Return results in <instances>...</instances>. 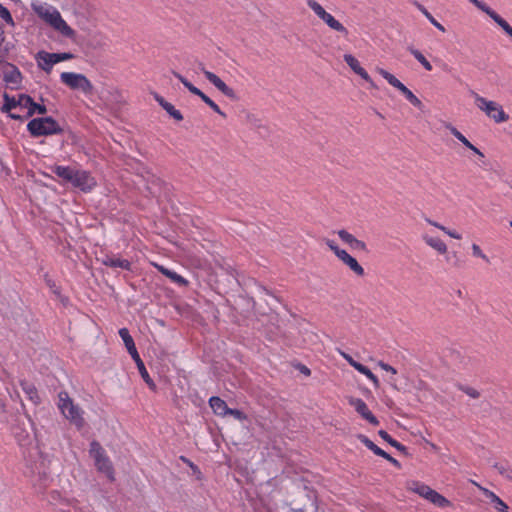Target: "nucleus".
Returning a JSON list of instances; mask_svg holds the SVG:
<instances>
[{
  "label": "nucleus",
  "mask_w": 512,
  "mask_h": 512,
  "mask_svg": "<svg viewBox=\"0 0 512 512\" xmlns=\"http://www.w3.org/2000/svg\"><path fill=\"white\" fill-rule=\"evenodd\" d=\"M350 405H352L355 410L362 416H366V413H368L370 410L368 409L366 403L359 398H351L349 401Z\"/></svg>",
  "instance_id": "obj_36"
},
{
  "label": "nucleus",
  "mask_w": 512,
  "mask_h": 512,
  "mask_svg": "<svg viewBox=\"0 0 512 512\" xmlns=\"http://www.w3.org/2000/svg\"><path fill=\"white\" fill-rule=\"evenodd\" d=\"M64 512H85V511H83L81 508H79L77 506H72L68 511H64Z\"/></svg>",
  "instance_id": "obj_64"
},
{
  "label": "nucleus",
  "mask_w": 512,
  "mask_h": 512,
  "mask_svg": "<svg viewBox=\"0 0 512 512\" xmlns=\"http://www.w3.org/2000/svg\"><path fill=\"white\" fill-rule=\"evenodd\" d=\"M376 72L379 73L391 86L398 89L403 95L409 90L400 80L387 70L377 67Z\"/></svg>",
  "instance_id": "obj_15"
},
{
  "label": "nucleus",
  "mask_w": 512,
  "mask_h": 512,
  "mask_svg": "<svg viewBox=\"0 0 512 512\" xmlns=\"http://www.w3.org/2000/svg\"><path fill=\"white\" fill-rule=\"evenodd\" d=\"M16 107H18L17 99L15 97H10L8 94H4V105L2 107V111L10 112Z\"/></svg>",
  "instance_id": "obj_38"
},
{
  "label": "nucleus",
  "mask_w": 512,
  "mask_h": 512,
  "mask_svg": "<svg viewBox=\"0 0 512 512\" xmlns=\"http://www.w3.org/2000/svg\"><path fill=\"white\" fill-rule=\"evenodd\" d=\"M59 409L66 419H68L77 428H82L84 425V418L82 410L73 403L72 399L66 392H60L59 395Z\"/></svg>",
  "instance_id": "obj_3"
},
{
  "label": "nucleus",
  "mask_w": 512,
  "mask_h": 512,
  "mask_svg": "<svg viewBox=\"0 0 512 512\" xmlns=\"http://www.w3.org/2000/svg\"><path fill=\"white\" fill-rule=\"evenodd\" d=\"M353 368L362 374L366 370L367 367L356 361V363L353 365Z\"/></svg>",
  "instance_id": "obj_60"
},
{
  "label": "nucleus",
  "mask_w": 512,
  "mask_h": 512,
  "mask_svg": "<svg viewBox=\"0 0 512 512\" xmlns=\"http://www.w3.org/2000/svg\"><path fill=\"white\" fill-rule=\"evenodd\" d=\"M450 358L455 364L463 367L468 366L471 362L470 357L459 350H452L450 352Z\"/></svg>",
  "instance_id": "obj_26"
},
{
  "label": "nucleus",
  "mask_w": 512,
  "mask_h": 512,
  "mask_svg": "<svg viewBox=\"0 0 512 512\" xmlns=\"http://www.w3.org/2000/svg\"><path fill=\"white\" fill-rule=\"evenodd\" d=\"M338 258L347 265L356 275L363 276L364 275V269L363 267L358 263V261L352 257L350 254H348L345 250H343Z\"/></svg>",
  "instance_id": "obj_17"
},
{
  "label": "nucleus",
  "mask_w": 512,
  "mask_h": 512,
  "mask_svg": "<svg viewBox=\"0 0 512 512\" xmlns=\"http://www.w3.org/2000/svg\"><path fill=\"white\" fill-rule=\"evenodd\" d=\"M471 483L474 484L494 504H496V509L499 512H508L507 504L504 501H502L494 492L482 487L480 484L473 480H471Z\"/></svg>",
  "instance_id": "obj_12"
},
{
  "label": "nucleus",
  "mask_w": 512,
  "mask_h": 512,
  "mask_svg": "<svg viewBox=\"0 0 512 512\" xmlns=\"http://www.w3.org/2000/svg\"><path fill=\"white\" fill-rule=\"evenodd\" d=\"M155 267L158 269V271H160L163 275L168 277L173 282H175L179 285H182V286H185L188 284L187 280L184 279L181 275L177 274L176 272L171 271L162 265H155Z\"/></svg>",
  "instance_id": "obj_25"
},
{
  "label": "nucleus",
  "mask_w": 512,
  "mask_h": 512,
  "mask_svg": "<svg viewBox=\"0 0 512 512\" xmlns=\"http://www.w3.org/2000/svg\"><path fill=\"white\" fill-rule=\"evenodd\" d=\"M53 171L58 177L69 183H72L74 174L76 172L75 169L64 166H56Z\"/></svg>",
  "instance_id": "obj_27"
},
{
  "label": "nucleus",
  "mask_w": 512,
  "mask_h": 512,
  "mask_svg": "<svg viewBox=\"0 0 512 512\" xmlns=\"http://www.w3.org/2000/svg\"><path fill=\"white\" fill-rule=\"evenodd\" d=\"M32 103V98L26 94H20L17 98V106L21 108H28Z\"/></svg>",
  "instance_id": "obj_44"
},
{
  "label": "nucleus",
  "mask_w": 512,
  "mask_h": 512,
  "mask_svg": "<svg viewBox=\"0 0 512 512\" xmlns=\"http://www.w3.org/2000/svg\"><path fill=\"white\" fill-rule=\"evenodd\" d=\"M119 336L123 340L125 347L131 356H137V349L133 338L131 337L127 328H121L119 330Z\"/></svg>",
  "instance_id": "obj_21"
},
{
  "label": "nucleus",
  "mask_w": 512,
  "mask_h": 512,
  "mask_svg": "<svg viewBox=\"0 0 512 512\" xmlns=\"http://www.w3.org/2000/svg\"><path fill=\"white\" fill-rule=\"evenodd\" d=\"M357 438L368 448V449H374V443L365 435L359 434Z\"/></svg>",
  "instance_id": "obj_52"
},
{
  "label": "nucleus",
  "mask_w": 512,
  "mask_h": 512,
  "mask_svg": "<svg viewBox=\"0 0 512 512\" xmlns=\"http://www.w3.org/2000/svg\"><path fill=\"white\" fill-rule=\"evenodd\" d=\"M61 81L73 90H80L84 94H92L93 85L90 80L80 73L63 72L60 75Z\"/></svg>",
  "instance_id": "obj_6"
},
{
  "label": "nucleus",
  "mask_w": 512,
  "mask_h": 512,
  "mask_svg": "<svg viewBox=\"0 0 512 512\" xmlns=\"http://www.w3.org/2000/svg\"><path fill=\"white\" fill-rule=\"evenodd\" d=\"M427 222H428L430 225H432V226H434V227H436V228L440 229L441 231H443L444 233H446V234H447V235H449L450 237H452V238H454V239H457V240L461 239V235H460V234H458V233H457V232H455V231H452V230L447 229L445 226H443V225L439 224L438 222H435V221H433V220H431V219H427Z\"/></svg>",
  "instance_id": "obj_37"
},
{
  "label": "nucleus",
  "mask_w": 512,
  "mask_h": 512,
  "mask_svg": "<svg viewBox=\"0 0 512 512\" xmlns=\"http://www.w3.org/2000/svg\"><path fill=\"white\" fill-rule=\"evenodd\" d=\"M340 355L353 367L356 361L347 353L340 351Z\"/></svg>",
  "instance_id": "obj_59"
},
{
  "label": "nucleus",
  "mask_w": 512,
  "mask_h": 512,
  "mask_svg": "<svg viewBox=\"0 0 512 512\" xmlns=\"http://www.w3.org/2000/svg\"><path fill=\"white\" fill-rule=\"evenodd\" d=\"M47 57H52L53 63H59L61 61L69 60L73 57L71 53H50Z\"/></svg>",
  "instance_id": "obj_45"
},
{
  "label": "nucleus",
  "mask_w": 512,
  "mask_h": 512,
  "mask_svg": "<svg viewBox=\"0 0 512 512\" xmlns=\"http://www.w3.org/2000/svg\"><path fill=\"white\" fill-rule=\"evenodd\" d=\"M404 96L413 106L417 108H422V102L410 89L407 91L406 94H404Z\"/></svg>",
  "instance_id": "obj_43"
},
{
  "label": "nucleus",
  "mask_w": 512,
  "mask_h": 512,
  "mask_svg": "<svg viewBox=\"0 0 512 512\" xmlns=\"http://www.w3.org/2000/svg\"><path fill=\"white\" fill-rule=\"evenodd\" d=\"M376 72L379 73L391 86L398 89L403 95L409 90L400 80L387 70L377 67Z\"/></svg>",
  "instance_id": "obj_14"
},
{
  "label": "nucleus",
  "mask_w": 512,
  "mask_h": 512,
  "mask_svg": "<svg viewBox=\"0 0 512 512\" xmlns=\"http://www.w3.org/2000/svg\"><path fill=\"white\" fill-rule=\"evenodd\" d=\"M209 404L215 414L219 416H227L228 406L224 400L214 396L210 398Z\"/></svg>",
  "instance_id": "obj_23"
},
{
  "label": "nucleus",
  "mask_w": 512,
  "mask_h": 512,
  "mask_svg": "<svg viewBox=\"0 0 512 512\" xmlns=\"http://www.w3.org/2000/svg\"><path fill=\"white\" fill-rule=\"evenodd\" d=\"M27 129L33 137L59 134L62 129L52 117L34 118L27 124Z\"/></svg>",
  "instance_id": "obj_4"
},
{
  "label": "nucleus",
  "mask_w": 512,
  "mask_h": 512,
  "mask_svg": "<svg viewBox=\"0 0 512 512\" xmlns=\"http://www.w3.org/2000/svg\"><path fill=\"white\" fill-rule=\"evenodd\" d=\"M495 467L498 469L499 473L502 475H505L507 472V469L504 466L495 465Z\"/></svg>",
  "instance_id": "obj_63"
},
{
  "label": "nucleus",
  "mask_w": 512,
  "mask_h": 512,
  "mask_svg": "<svg viewBox=\"0 0 512 512\" xmlns=\"http://www.w3.org/2000/svg\"><path fill=\"white\" fill-rule=\"evenodd\" d=\"M445 128L448 129L453 136H455L463 145L468 149L472 150L475 154L480 157H484L483 153L475 147L460 131H458L452 124L445 123Z\"/></svg>",
  "instance_id": "obj_13"
},
{
  "label": "nucleus",
  "mask_w": 512,
  "mask_h": 512,
  "mask_svg": "<svg viewBox=\"0 0 512 512\" xmlns=\"http://www.w3.org/2000/svg\"><path fill=\"white\" fill-rule=\"evenodd\" d=\"M351 247L354 248V249L361 250V251H365L366 250V244L363 241L358 240L357 238L354 239Z\"/></svg>",
  "instance_id": "obj_54"
},
{
  "label": "nucleus",
  "mask_w": 512,
  "mask_h": 512,
  "mask_svg": "<svg viewBox=\"0 0 512 512\" xmlns=\"http://www.w3.org/2000/svg\"><path fill=\"white\" fill-rule=\"evenodd\" d=\"M110 98H107L104 102V108L109 110L113 115H116V109L114 107V103L116 105H121L124 103L121 94L119 91H111L109 92Z\"/></svg>",
  "instance_id": "obj_20"
},
{
  "label": "nucleus",
  "mask_w": 512,
  "mask_h": 512,
  "mask_svg": "<svg viewBox=\"0 0 512 512\" xmlns=\"http://www.w3.org/2000/svg\"><path fill=\"white\" fill-rule=\"evenodd\" d=\"M415 6L429 20V22L432 25H434L441 32H445L444 26L440 24L422 4L415 2Z\"/></svg>",
  "instance_id": "obj_34"
},
{
  "label": "nucleus",
  "mask_w": 512,
  "mask_h": 512,
  "mask_svg": "<svg viewBox=\"0 0 512 512\" xmlns=\"http://www.w3.org/2000/svg\"><path fill=\"white\" fill-rule=\"evenodd\" d=\"M363 418L366 419L369 423H371L373 425L379 424V421L377 420V418L370 411L368 413H366V416H364Z\"/></svg>",
  "instance_id": "obj_56"
},
{
  "label": "nucleus",
  "mask_w": 512,
  "mask_h": 512,
  "mask_svg": "<svg viewBox=\"0 0 512 512\" xmlns=\"http://www.w3.org/2000/svg\"><path fill=\"white\" fill-rule=\"evenodd\" d=\"M407 50L425 68V70H427V71L432 70V65L430 64V62L425 58V56L418 49L414 48L413 46H408Z\"/></svg>",
  "instance_id": "obj_33"
},
{
  "label": "nucleus",
  "mask_w": 512,
  "mask_h": 512,
  "mask_svg": "<svg viewBox=\"0 0 512 512\" xmlns=\"http://www.w3.org/2000/svg\"><path fill=\"white\" fill-rule=\"evenodd\" d=\"M391 446L395 447L398 451L406 454L407 453V448L402 445L401 443H399L398 441L394 440L391 444Z\"/></svg>",
  "instance_id": "obj_58"
},
{
  "label": "nucleus",
  "mask_w": 512,
  "mask_h": 512,
  "mask_svg": "<svg viewBox=\"0 0 512 512\" xmlns=\"http://www.w3.org/2000/svg\"><path fill=\"white\" fill-rule=\"evenodd\" d=\"M31 7L39 18L58 31L61 35L69 39H73L75 37L76 32L66 23L56 8L47 3L40 2H33Z\"/></svg>",
  "instance_id": "obj_1"
},
{
  "label": "nucleus",
  "mask_w": 512,
  "mask_h": 512,
  "mask_svg": "<svg viewBox=\"0 0 512 512\" xmlns=\"http://www.w3.org/2000/svg\"><path fill=\"white\" fill-rule=\"evenodd\" d=\"M471 250H472V255L474 257L480 258L483 261H485L486 263H490L488 256L482 251L481 247L478 244L473 243L471 245Z\"/></svg>",
  "instance_id": "obj_41"
},
{
  "label": "nucleus",
  "mask_w": 512,
  "mask_h": 512,
  "mask_svg": "<svg viewBox=\"0 0 512 512\" xmlns=\"http://www.w3.org/2000/svg\"><path fill=\"white\" fill-rule=\"evenodd\" d=\"M47 55H51V54L48 52H45V51H40L37 54V60H38L39 67L41 69L49 72L51 70L52 66L54 65V63H53L52 57H47Z\"/></svg>",
  "instance_id": "obj_30"
},
{
  "label": "nucleus",
  "mask_w": 512,
  "mask_h": 512,
  "mask_svg": "<svg viewBox=\"0 0 512 512\" xmlns=\"http://www.w3.org/2000/svg\"><path fill=\"white\" fill-rule=\"evenodd\" d=\"M373 447H374V449H370V450L373 451L374 454H376L377 456H381L383 453V450L381 448H379L377 445H374Z\"/></svg>",
  "instance_id": "obj_62"
},
{
  "label": "nucleus",
  "mask_w": 512,
  "mask_h": 512,
  "mask_svg": "<svg viewBox=\"0 0 512 512\" xmlns=\"http://www.w3.org/2000/svg\"><path fill=\"white\" fill-rule=\"evenodd\" d=\"M71 184L82 191H89L96 185V182L86 171L76 170Z\"/></svg>",
  "instance_id": "obj_10"
},
{
  "label": "nucleus",
  "mask_w": 512,
  "mask_h": 512,
  "mask_svg": "<svg viewBox=\"0 0 512 512\" xmlns=\"http://www.w3.org/2000/svg\"><path fill=\"white\" fill-rule=\"evenodd\" d=\"M459 389L473 399H477L480 397V393L472 387L461 385L459 386Z\"/></svg>",
  "instance_id": "obj_48"
},
{
  "label": "nucleus",
  "mask_w": 512,
  "mask_h": 512,
  "mask_svg": "<svg viewBox=\"0 0 512 512\" xmlns=\"http://www.w3.org/2000/svg\"><path fill=\"white\" fill-rule=\"evenodd\" d=\"M337 234H338V236L340 237V239L342 241H344L345 243L349 244L350 246L352 245V243H353V241L355 239V237L351 233H349L348 231H346L344 229L339 230L337 232Z\"/></svg>",
  "instance_id": "obj_46"
},
{
  "label": "nucleus",
  "mask_w": 512,
  "mask_h": 512,
  "mask_svg": "<svg viewBox=\"0 0 512 512\" xmlns=\"http://www.w3.org/2000/svg\"><path fill=\"white\" fill-rule=\"evenodd\" d=\"M363 418L366 419L369 423H371L373 425L379 424V421L377 420V418L370 411L368 413H366V416H364Z\"/></svg>",
  "instance_id": "obj_57"
},
{
  "label": "nucleus",
  "mask_w": 512,
  "mask_h": 512,
  "mask_svg": "<svg viewBox=\"0 0 512 512\" xmlns=\"http://www.w3.org/2000/svg\"><path fill=\"white\" fill-rule=\"evenodd\" d=\"M422 239L429 247L436 250L439 254H445L447 252V245L440 238L424 234Z\"/></svg>",
  "instance_id": "obj_19"
},
{
  "label": "nucleus",
  "mask_w": 512,
  "mask_h": 512,
  "mask_svg": "<svg viewBox=\"0 0 512 512\" xmlns=\"http://www.w3.org/2000/svg\"><path fill=\"white\" fill-rule=\"evenodd\" d=\"M330 29L338 32L341 36L344 38H348L349 31L348 29L340 23L337 19H335L334 16H332L330 13L326 12L324 13L320 18Z\"/></svg>",
  "instance_id": "obj_11"
},
{
  "label": "nucleus",
  "mask_w": 512,
  "mask_h": 512,
  "mask_svg": "<svg viewBox=\"0 0 512 512\" xmlns=\"http://www.w3.org/2000/svg\"><path fill=\"white\" fill-rule=\"evenodd\" d=\"M53 171L58 177L69 183H72L74 174L76 172L75 169L64 166H56Z\"/></svg>",
  "instance_id": "obj_28"
},
{
  "label": "nucleus",
  "mask_w": 512,
  "mask_h": 512,
  "mask_svg": "<svg viewBox=\"0 0 512 512\" xmlns=\"http://www.w3.org/2000/svg\"><path fill=\"white\" fill-rule=\"evenodd\" d=\"M102 263L105 266L113 267V268H122L125 270H129L131 263L126 259L115 258L113 256H105L102 260Z\"/></svg>",
  "instance_id": "obj_22"
},
{
  "label": "nucleus",
  "mask_w": 512,
  "mask_h": 512,
  "mask_svg": "<svg viewBox=\"0 0 512 512\" xmlns=\"http://www.w3.org/2000/svg\"><path fill=\"white\" fill-rule=\"evenodd\" d=\"M307 5L319 18L326 13V10L315 0H307Z\"/></svg>",
  "instance_id": "obj_42"
},
{
  "label": "nucleus",
  "mask_w": 512,
  "mask_h": 512,
  "mask_svg": "<svg viewBox=\"0 0 512 512\" xmlns=\"http://www.w3.org/2000/svg\"><path fill=\"white\" fill-rule=\"evenodd\" d=\"M201 71L205 75L206 79L212 83L220 92H222L225 96L230 99H235L236 94L232 88H230L226 83L221 80L219 76L215 73L206 70L204 67L201 68Z\"/></svg>",
  "instance_id": "obj_8"
},
{
  "label": "nucleus",
  "mask_w": 512,
  "mask_h": 512,
  "mask_svg": "<svg viewBox=\"0 0 512 512\" xmlns=\"http://www.w3.org/2000/svg\"><path fill=\"white\" fill-rule=\"evenodd\" d=\"M476 106L496 123H502L508 120L509 116L505 113L502 106L495 101L487 100L479 94L472 93Z\"/></svg>",
  "instance_id": "obj_5"
},
{
  "label": "nucleus",
  "mask_w": 512,
  "mask_h": 512,
  "mask_svg": "<svg viewBox=\"0 0 512 512\" xmlns=\"http://www.w3.org/2000/svg\"><path fill=\"white\" fill-rule=\"evenodd\" d=\"M154 99L159 103V105L176 121H182L183 115L179 110H177L171 103L167 102L163 97L159 94L154 93Z\"/></svg>",
  "instance_id": "obj_18"
},
{
  "label": "nucleus",
  "mask_w": 512,
  "mask_h": 512,
  "mask_svg": "<svg viewBox=\"0 0 512 512\" xmlns=\"http://www.w3.org/2000/svg\"><path fill=\"white\" fill-rule=\"evenodd\" d=\"M21 387H22V390L27 395L28 399L32 403L37 404L39 402V396H38L37 390L33 384L28 383L26 381H21Z\"/></svg>",
  "instance_id": "obj_31"
},
{
  "label": "nucleus",
  "mask_w": 512,
  "mask_h": 512,
  "mask_svg": "<svg viewBox=\"0 0 512 512\" xmlns=\"http://www.w3.org/2000/svg\"><path fill=\"white\" fill-rule=\"evenodd\" d=\"M47 112V109H46V106L45 105H40V104H37L35 103L33 100H32V103L31 105L29 106V109H28V112H27V117H31L32 115H34L35 113H38V114H45Z\"/></svg>",
  "instance_id": "obj_39"
},
{
  "label": "nucleus",
  "mask_w": 512,
  "mask_h": 512,
  "mask_svg": "<svg viewBox=\"0 0 512 512\" xmlns=\"http://www.w3.org/2000/svg\"><path fill=\"white\" fill-rule=\"evenodd\" d=\"M227 415H231L240 421L246 419V415L242 411H240L238 409H231L229 407H228Z\"/></svg>",
  "instance_id": "obj_49"
},
{
  "label": "nucleus",
  "mask_w": 512,
  "mask_h": 512,
  "mask_svg": "<svg viewBox=\"0 0 512 512\" xmlns=\"http://www.w3.org/2000/svg\"><path fill=\"white\" fill-rule=\"evenodd\" d=\"M326 245L335 253V255L338 257L340 253L343 251V249H340L335 241L326 239L325 240Z\"/></svg>",
  "instance_id": "obj_50"
},
{
  "label": "nucleus",
  "mask_w": 512,
  "mask_h": 512,
  "mask_svg": "<svg viewBox=\"0 0 512 512\" xmlns=\"http://www.w3.org/2000/svg\"><path fill=\"white\" fill-rule=\"evenodd\" d=\"M408 489L414 493H417L419 496L423 497L424 499H427L429 497L431 491L433 490L428 485H426L424 483L417 482V481H412L409 484Z\"/></svg>",
  "instance_id": "obj_24"
},
{
  "label": "nucleus",
  "mask_w": 512,
  "mask_h": 512,
  "mask_svg": "<svg viewBox=\"0 0 512 512\" xmlns=\"http://www.w3.org/2000/svg\"><path fill=\"white\" fill-rule=\"evenodd\" d=\"M15 436L21 444H24L26 438H29L30 435L27 433L26 436H22L21 434L15 432Z\"/></svg>",
  "instance_id": "obj_61"
},
{
  "label": "nucleus",
  "mask_w": 512,
  "mask_h": 512,
  "mask_svg": "<svg viewBox=\"0 0 512 512\" xmlns=\"http://www.w3.org/2000/svg\"><path fill=\"white\" fill-rule=\"evenodd\" d=\"M473 5H475L479 10L488 15L502 30L512 38V27L509 23L503 19L499 14H497L494 10H492L486 3L480 0H469Z\"/></svg>",
  "instance_id": "obj_7"
},
{
  "label": "nucleus",
  "mask_w": 512,
  "mask_h": 512,
  "mask_svg": "<svg viewBox=\"0 0 512 512\" xmlns=\"http://www.w3.org/2000/svg\"><path fill=\"white\" fill-rule=\"evenodd\" d=\"M379 436L385 440L386 442H388L390 445L392 444V442L394 441V439L384 430H380L378 432Z\"/></svg>",
  "instance_id": "obj_55"
},
{
  "label": "nucleus",
  "mask_w": 512,
  "mask_h": 512,
  "mask_svg": "<svg viewBox=\"0 0 512 512\" xmlns=\"http://www.w3.org/2000/svg\"><path fill=\"white\" fill-rule=\"evenodd\" d=\"M378 366L383 369L384 371L390 372L391 374L395 375L397 373L396 369L392 367L391 365L384 363L383 361L378 362Z\"/></svg>",
  "instance_id": "obj_53"
},
{
  "label": "nucleus",
  "mask_w": 512,
  "mask_h": 512,
  "mask_svg": "<svg viewBox=\"0 0 512 512\" xmlns=\"http://www.w3.org/2000/svg\"><path fill=\"white\" fill-rule=\"evenodd\" d=\"M133 358V360L136 362V365H137V368L143 378V380L150 386V387H154L155 384L154 382L152 381V379L150 378L146 368H145V365L143 363V361L141 360L139 354L137 353V356H131Z\"/></svg>",
  "instance_id": "obj_32"
},
{
  "label": "nucleus",
  "mask_w": 512,
  "mask_h": 512,
  "mask_svg": "<svg viewBox=\"0 0 512 512\" xmlns=\"http://www.w3.org/2000/svg\"><path fill=\"white\" fill-rule=\"evenodd\" d=\"M426 500H428L432 504H434L438 507H441V508L448 507V506L452 505L448 499H446L444 496H442L435 490L431 491L429 497Z\"/></svg>",
  "instance_id": "obj_29"
},
{
  "label": "nucleus",
  "mask_w": 512,
  "mask_h": 512,
  "mask_svg": "<svg viewBox=\"0 0 512 512\" xmlns=\"http://www.w3.org/2000/svg\"><path fill=\"white\" fill-rule=\"evenodd\" d=\"M173 75L181 81V83L194 95H197L198 97L203 96V92L195 87L192 83H190L185 77H183L181 74L177 72H173Z\"/></svg>",
  "instance_id": "obj_35"
},
{
  "label": "nucleus",
  "mask_w": 512,
  "mask_h": 512,
  "mask_svg": "<svg viewBox=\"0 0 512 512\" xmlns=\"http://www.w3.org/2000/svg\"><path fill=\"white\" fill-rule=\"evenodd\" d=\"M362 374L365 375L369 380H371L376 388L379 387L378 378L371 372L369 368H366V370Z\"/></svg>",
  "instance_id": "obj_51"
},
{
  "label": "nucleus",
  "mask_w": 512,
  "mask_h": 512,
  "mask_svg": "<svg viewBox=\"0 0 512 512\" xmlns=\"http://www.w3.org/2000/svg\"><path fill=\"white\" fill-rule=\"evenodd\" d=\"M0 17L8 24L14 25V21L9 10L0 3Z\"/></svg>",
  "instance_id": "obj_47"
},
{
  "label": "nucleus",
  "mask_w": 512,
  "mask_h": 512,
  "mask_svg": "<svg viewBox=\"0 0 512 512\" xmlns=\"http://www.w3.org/2000/svg\"><path fill=\"white\" fill-rule=\"evenodd\" d=\"M4 81L8 84L18 86L21 82V73L18 68L10 63L5 65Z\"/></svg>",
  "instance_id": "obj_16"
},
{
  "label": "nucleus",
  "mask_w": 512,
  "mask_h": 512,
  "mask_svg": "<svg viewBox=\"0 0 512 512\" xmlns=\"http://www.w3.org/2000/svg\"><path fill=\"white\" fill-rule=\"evenodd\" d=\"M89 453L94 460V464L97 470L105 474L110 481H114L115 476L113 465L100 443L97 441H92L90 443Z\"/></svg>",
  "instance_id": "obj_2"
},
{
  "label": "nucleus",
  "mask_w": 512,
  "mask_h": 512,
  "mask_svg": "<svg viewBox=\"0 0 512 512\" xmlns=\"http://www.w3.org/2000/svg\"><path fill=\"white\" fill-rule=\"evenodd\" d=\"M204 103H206L214 112L217 114L226 117V114L220 109V107L211 100L206 94L203 93V96L200 97Z\"/></svg>",
  "instance_id": "obj_40"
},
{
  "label": "nucleus",
  "mask_w": 512,
  "mask_h": 512,
  "mask_svg": "<svg viewBox=\"0 0 512 512\" xmlns=\"http://www.w3.org/2000/svg\"><path fill=\"white\" fill-rule=\"evenodd\" d=\"M344 61L346 64L350 67V69L360 76L363 80L368 82L372 88H376L375 83L369 76V74L366 72V70L360 65L359 61L352 55V54H345L344 55Z\"/></svg>",
  "instance_id": "obj_9"
}]
</instances>
